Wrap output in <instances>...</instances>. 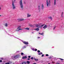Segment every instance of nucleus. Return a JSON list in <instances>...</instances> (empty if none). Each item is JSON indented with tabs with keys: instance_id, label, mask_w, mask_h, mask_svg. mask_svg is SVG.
I'll use <instances>...</instances> for the list:
<instances>
[{
	"instance_id": "nucleus-1",
	"label": "nucleus",
	"mask_w": 64,
	"mask_h": 64,
	"mask_svg": "<svg viewBox=\"0 0 64 64\" xmlns=\"http://www.w3.org/2000/svg\"><path fill=\"white\" fill-rule=\"evenodd\" d=\"M20 5L21 10H23V6L22 0H20Z\"/></svg>"
},
{
	"instance_id": "nucleus-2",
	"label": "nucleus",
	"mask_w": 64,
	"mask_h": 64,
	"mask_svg": "<svg viewBox=\"0 0 64 64\" xmlns=\"http://www.w3.org/2000/svg\"><path fill=\"white\" fill-rule=\"evenodd\" d=\"M46 3L47 7L50 6L51 5V1L50 0H46Z\"/></svg>"
},
{
	"instance_id": "nucleus-3",
	"label": "nucleus",
	"mask_w": 64,
	"mask_h": 64,
	"mask_svg": "<svg viewBox=\"0 0 64 64\" xmlns=\"http://www.w3.org/2000/svg\"><path fill=\"white\" fill-rule=\"evenodd\" d=\"M20 56V55H17L14 56H12V58L13 60H15L16 59H17V58H19Z\"/></svg>"
},
{
	"instance_id": "nucleus-4",
	"label": "nucleus",
	"mask_w": 64,
	"mask_h": 64,
	"mask_svg": "<svg viewBox=\"0 0 64 64\" xmlns=\"http://www.w3.org/2000/svg\"><path fill=\"white\" fill-rule=\"evenodd\" d=\"M12 8L13 10H15L16 8V6L14 4H12Z\"/></svg>"
},
{
	"instance_id": "nucleus-5",
	"label": "nucleus",
	"mask_w": 64,
	"mask_h": 64,
	"mask_svg": "<svg viewBox=\"0 0 64 64\" xmlns=\"http://www.w3.org/2000/svg\"><path fill=\"white\" fill-rule=\"evenodd\" d=\"M41 8L42 10L44 8V4H42Z\"/></svg>"
},
{
	"instance_id": "nucleus-6",
	"label": "nucleus",
	"mask_w": 64,
	"mask_h": 64,
	"mask_svg": "<svg viewBox=\"0 0 64 64\" xmlns=\"http://www.w3.org/2000/svg\"><path fill=\"white\" fill-rule=\"evenodd\" d=\"M12 4H14V3H15L16 0H12Z\"/></svg>"
},
{
	"instance_id": "nucleus-7",
	"label": "nucleus",
	"mask_w": 64,
	"mask_h": 64,
	"mask_svg": "<svg viewBox=\"0 0 64 64\" xmlns=\"http://www.w3.org/2000/svg\"><path fill=\"white\" fill-rule=\"evenodd\" d=\"M23 43L24 44H25L26 45H27L28 44V42H23Z\"/></svg>"
},
{
	"instance_id": "nucleus-8",
	"label": "nucleus",
	"mask_w": 64,
	"mask_h": 64,
	"mask_svg": "<svg viewBox=\"0 0 64 64\" xmlns=\"http://www.w3.org/2000/svg\"><path fill=\"white\" fill-rule=\"evenodd\" d=\"M40 24H35L36 27H38L40 26Z\"/></svg>"
},
{
	"instance_id": "nucleus-9",
	"label": "nucleus",
	"mask_w": 64,
	"mask_h": 64,
	"mask_svg": "<svg viewBox=\"0 0 64 64\" xmlns=\"http://www.w3.org/2000/svg\"><path fill=\"white\" fill-rule=\"evenodd\" d=\"M34 30H36L37 31H38L39 30V29L38 28H37L35 29H34Z\"/></svg>"
},
{
	"instance_id": "nucleus-10",
	"label": "nucleus",
	"mask_w": 64,
	"mask_h": 64,
	"mask_svg": "<svg viewBox=\"0 0 64 64\" xmlns=\"http://www.w3.org/2000/svg\"><path fill=\"white\" fill-rule=\"evenodd\" d=\"M47 25H46L43 27V28H44L45 29L46 28H47Z\"/></svg>"
},
{
	"instance_id": "nucleus-11",
	"label": "nucleus",
	"mask_w": 64,
	"mask_h": 64,
	"mask_svg": "<svg viewBox=\"0 0 64 64\" xmlns=\"http://www.w3.org/2000/svg\"><path fill=\"white\" fill-rule=\"evenodd\" d=\"M30 16H31V15L30 14H27V17H30Z\"/></svg>"
},
{
	"instance_id": "nucleus-12",
	"label": "nucleus",
	"mask_w": 64,
	"mask_h": 64,
	"mask_svg": "<svg viewBox=\"0 0 64 64\" xmlns=\"http://www.w3.org/2000/svg\"><path fill=\"white\" fill-rule=\"evenodd\" d=\"M56 0H54V5H56Z\"/></svg>"
},
{
	"instance_id": "nucleus-13",
	"label": "nucleus",
	"mask_w": 64,
	"mask_h": 64,
	"mask_svg": "<svg viewBox=\"0 0 64 64\" xmlns=\"http://www.w3.org/2000/svg\"><path fill=\"white\" fill-rule=\"evenodd\" d=\"M38 8L39 10H40V9H41V6H38Z\"/></svg>"
},
{
	"instance_id": "nucleus-14",
	"label": "nucleus",
	"mask_w": 64,
	"mask_h": 64,
	"mask_svg": "<svg viewBox=\"0 0 64 64\" xmlns=\"http://www.w3.org/2000/svg\"><path fill=\"white\" fill-rule=\"evenodd\" d=\"M24 29H25V30H29L30 29V28H24Z\"/></svg>"
},
{
	"instance_id": "nucleus-15",
	"label": "nucleus",
	"mask_w": 64,
	"mask_h": 64,
	"mask_svg": "<svg viewBox=\"0 0 64 64\" xmlns=\"http://www.w3.org/2000/svg\"><path fill=\"white\" fill-rule=\"evenodd\" d=\"M26 58H27V57L26 56H24L22 58L23 59H26Z\"/></svg>"
},
{
	"instance_id": "nucleus-16",
	"label": "nucleus",
	"mask_w": 64,
	"mask_h": 64,
	"mask_svg": "<svg viewBox=\"0 0 64 64\" xmlns=\"http://www.w3.org/2000/svg\"><path fill=\"white\" fill-rule=\"evenodd\" d=\"M44 25H42V26H40L38 27L39 28H42V27L43 26H44Z\"/></svg>"
},
{
	"instance_id": "nucleus-17",
	"label": "nucleus",
	"mask_w": 64,
	"mask_h": 64,
	"mask_svg": "<svg viewBox=\"0 0 64 64\" xmlns=\"http://www.w3.org/2000/svg\"><path fill=\"white\" fill-rule=\"evenodd\" d=\"M21 26H18L17 28V29H19V28H21Z\"/></svg>"
},
{
	"instance_id": "nucleus-18",
	"label": "nucleus",
	"mask_w": 64,
	"mask_h": 64,
	"mask_svg": "<svg viewBox=\"0 0 64 64\" xmlns=\"http://www.w3.org/2000/svg\"><path fill=\"white\" fill-rule=\"evenodd\" d=\"M42 54V52H40V53L38 54L39 55H41Z\"/></svg>"
},
{
	"instance_id": "nucleus-19",
	"label": "nucleus",
	"mask_w": 64,
	"mask_h": 64,
	"mask_svg": "<svg viewBox=\"0 0 64 64\" xmlns=\"http://www.w3.org/2000/svg\"><path fill=\"white\" fill-rule=\"evenodd\" d=\"M17 20L18 21H20V18H18L17 19Z\"/></svg>"
},
{
	"instance_id": "nucleus-20",
	"label": "nucleus",
	"mask_w": 64,
	"mask_h": 64,
	"mask_svg": "<svg viewBox=\"0 0 64 64\" xmlns=\"http://www.w3.org/2000/svg\"><path fill=\"white\" fill-rule=\"evenodd\" d=\"M20 21H23V20H24V19L23 18L21 19L20 18Z\"/></svg>"
},
{
	"instance_id": "nucleus-21",
	"label": "nucleus",
	"mask_w": 64,
	"mask_h": 64,
	"mask_svg": "<svg viewBox=\"0 0 64 64\" xmlns=\"http://www.w3.org/2000/svg\"><path fill=\"white\" fill-rule=\"evenodd\" d=\"M34 59L35 61H38V59H36L35 58H34Z\"/></svg>"
},
{
	"instance_id": "nucleus-22",
	"label": "nucleus",
	"mask_w": 64,
	"mask_h": 64,
	"mask_svg": "<svg viewBox=\"0 0 64 64\" xmlns=\"http://www.w3.org/2000/svg\"><path fill=\"white\" fill-rule=\"evenodd\" d=\"M7 26H8V24H7L6 23L5 24V26L6 27H7Z\"/></svg>"
},
{
	"instance_id": "nucleus-23",
	"label": "nucleus",
	"mask_w": 64,
	"mask_h": 64,
	"mask_svg": "<svg viewBox=\"0 0 64 64\" xmlns=\"http://www.w3.org/2000/svg\"><path fill=\"white\" fill-rule=\"evenodd\" d=\"M11 63H12V62H10V61L8 62V64H11Z\"/></svg>"
},
{
	"instance_id": "nucleus-24",
	"label": "nucleus",
	"mask_w": 64,
	"mask_h": 64,
	"mask_svg": "<svg viewBox=\"0 0 64 64\" xmlns=\"http://www.w3.org/2000/svg\"><path fill=\"white\" fill-rule=\"evenodd\" d=\"M16 31H19V29H17L16 30Z\"/></svg>"
},
{
	"instance_id": "nucleus-25",
	"label": "nucleus",
	"mask_w": 64,
	"mask_h": 64,
	"mask_svg": "<svg viewBox=\"0 0 64 64\" xmlns=\"http://www.w3.org/2000/svg\"><path fill=\"white\" fill-rule=\"evenodd\" d=\"M26 62L28 64H29L30 63V62L29 61H27Z\"/></svg>"
},
{
	"instance_id": "nucleus-26",
	"label": "nucleus",
	"mask_w": 64,
	"mask_h": 64,
	"mask_svg": "<svg viewBox=\"0 0 64 64\" xmlns=\"http://www.w3.org/2000/svg\"><path fill=\"white\" fill-rule=\"evenodd\" d=\"M26 64V63L25 62H24L22 63V64Z\"/></svg>"
},
{
	"instance_id": "nucleus-27",
	"label": "nucleus",
	"mask_w": 64,
	"mask_h": 64,
	"mask_svg": "<svg viewBox=\"0 0 64 64\" xmlns=\"http://www.w3.org/2000/svg\"><path fill=\"white\" fill-rule=\"evenodd\" d=\"M23 30V29L19 28L18 29V30L19 31V30Z\"/></svg>"
},
{
	"instance_id": "nucleus-28",
	"label": "nucleus",
	"mask_w": 64,
	"mask_h": 64,
	"mask_svg": "<svg viewBox=\"0 0 64 64\" xmlns=\"http://www.w3.org/2000/svg\"><path fill=\"white\" fill-rule=\"evenodd\" d=\"M64 14V13L63 12H62L61 13V15H63V14Z\"/></svg>"
},
{
	"instance_id": "nucleus-29",
	"label": "nucleus",
	"mask_w": 64,
	"mask_h": 64,
	"mask_svg": "<svg viewBox=\"0 0 64 64\" xmlns=\"http://www.w3.org/2000/svg\"><path fill=\"white\" fill-rule=\"evenodd\" d=\"M50 19H51V20H52V17L51 16L50 17Z\"/></svg>"
},
{
	"instance_id": "nucleus-30",
	"label": "nucleus",
	"mask_w": 64,
	"mask_h": 64,
	"mask_svg": "<svg viewBox=\"0 0 64 64\" xmlns=\"http://www.w3.org/2000/svg\"><path fill=\"white\" fill-rule=\"evenodd\" d=\"M56 26H55L54 28V30L55 29V28H56Z\"/></svg>"
},
{
	"instance_id": "nucleus-31",
	"label": "nucleus",
	"mask_w": 64,
	"mask_h": 64,
	"mask_svg": "<svg viewBox=\"0 0 64 64\" xmlns=\"http://www.w3.org/2000/svg\"><path fill=\"white\" fill-rule=\"evenodd\" d=\"M44 34V33H42L40 35H43Z\"/></svg>"
},
{
	"instance_id": "nucleus-32",
	"label": "nucleus",
	"mask_w": 64,
	"mask_h": 64,
	"mask_svg": "<svg viewBox=\"0 0 64 64\" xmlns=\"http://www.w3.org/2000/svg\"><path fill=\"white\" fill-rule=\"evenodd\" d=\"M61 17L62 18H63L64 16L63 15H61Z\"/></svg>"
},
{
	"instance_id": "nucleus-33",
	"label": "nucleus",
	"mask_w": 64,
	"mask_h": 64,
	"mask_svg": "<svg viewBox=\"0 0 64 64\" xmlns=\"http://www.w3.org/2000/svg\"><path fill=\"white\" fill-rule=\"evenodd\" d=\"M26 47V46H24L23 47V48H25Z\"/></svg>"
},
{
	"instance_id": "nucleus-34",
	"label": "nucleus",
	"mask_w": 64,
	"mask_h": 64,
	"mask_svg": "<svg viewBox=\"0 0 64 64\" xmlns=\"http://www.w3.org/2000/svg\"><path fill=\"white\" fill-rule=\"evenodd\" d=\"M40 52V50H38V53Z\"/></svg>"
},
{
	"instance_id": "nucleus-35",
	"label": "nucleus",
	"mask_w": 64,
	"mask_h": 64,
	"mask_svg": "<svg viewBox=\"0 0 64 64\" xmlns=\"http://www.w3.org/2000/svg\"><path fill=\"white\" fill-rule=\"evenodd\" d=\"M21 55H23V53H21Z\"/></svg>"
},
{
	"instance_id": "nucleus-36",
	"label": "nucleus",
	"mask_w": 64,
	"mask_h": 64,
	"mask_svg": "<svg viewBox=\"0 0 64 64\" xmlns=\"http://www.w3.org/2000/svg\"><path fill=\"white\" fill-rule=\"evenodd\" d=\"M31 59H32V60H33V58L32 57V58H31Z\"/></svg>"
},
{
	"instance_id": "nucleus-37",
	"label": "nucleus",
	"mask_w": 64,
	"mask_h": 64,
	"mask_svg": "<svg viewBox=\"0 0 64 64\" xmlns=\"http://www.w3.org/2000/svg\"><path fill=\"white\" fill-rule=\"evenodd\" d=\"M60 59L61 60H63L62 58H60Z\"/></svg>"
},
{
	"instance_id": "nucleus-38",
	"label": "nucleus",
	"mask_w": 64,
	"mask_h": 64,
	"mask_svg": "<svg viewBox=\"0 0 64 64\" xmlns=\"http://www.w3.org/2000/svg\"><path fill=\"white\" fill-rule=\"evenodd\" d=\"M48 56V54H46V56Z\"/></svg>"
},
{
	"instance_id": "nucleus-39",
	"label": "nucleus",
	"mask_w": 64,
	"mask_h": 64,
	"mask_svg": "<svg viewBox=\"0 0 64 64\" xmlns=\"http://www.w3.org/2000/svg\"><path fill=\"white\" fill-rule=\"evenodd\" d=\"M49 59H51L52 58V57H50L49 58Z\"/></svg>"
},
{
	"instance_id": "nucleus-40",
	"label": "nucleus",
	"mask_w": 64,
	"mask_h": 64,
	"mask_svg": "<svg viewBox=\"0 0 64 64\" xmlns=\"http://www.w3.org/2000/svg\"><path fill=\"white\" fill-rule=\"evenodd\" d=\"M1 60H3L4 59L3 58H0Z\"/></svg>"
},
{
	"instance_id": "nucleus-41",
	"label": "nucleus",
	"mask_w": 64,
	"mask_h": 64,
	"mask_svg": "<svg viewBox=\"0 0 64 64\" xmlns=\"http://www.w3.org/2000/svg\"><path fill=\"white\" fill-rule=\"evenodd\" d=\"M2 62V61L1 60H0V62Z\"/></svg>"
},
{
	"instance_id": "nucleus-42",
	"label": "nucleus",
	"mask_w": 64,
	"mask_h": 64,
	"mask_svg": "<svg viewBox=\"0 0 64 64\" xmlns=\"http://www.w3.org/2000/svg\"><path fill=\"white\" fill-rule=\"evenodd\" d=\"M31 57V56H28V58H30Z\"/></svg>"
},
{
	"instance_id": "nucleus-43",
	"label": "nucleus",
	"mask_w": 64,
	"mask_h": 64,
	"mask_svg": "<svg viewBox=\"0 0 64 64\" xmlns=\"http://www.w3.org/2000/svg\"><path fill=\"white\" fill-rule=\"evenodd\" d=\"M5 64H8V62H7L6 63H5Z\"/></svg>"
},
{
	"instance_id": "nucleus-44",
	"label": "nucleus",
	"mask_w": 64,
	"mask_h": 64,
	"mask_svg": "<svg viewBox=\"0 0 64 64\" xmlns=\"http://www.w3.org/2000/svg\"><path fill=\"white\" fill-rule=\"evenodd\" d=\"M37 49H35V51H37Z\"/></svg>"
},
{
	"instance_id": "nucleus-45",
	"label": "nucleus",
	"mask_w": 64,
	"mask_h": 64,
	"mask_svg": "<svg viewBox=\"0 0 64 64\" xmlns=\"http://www.w3.org/2000/svg\"><path fill=\"white\" fill-rule=\"evenodd\" d=\"M44 54H42V57H43V56H44Z\"/></svg>"
},
{
	"instance_id": "nucleus-46",
	"label": "nucleus",
	"mask_w": 64,
	"mask_h": 64,
	"mask_svg": "<svg viewBox=\"0 0 64 64\" xmlns=\"http://www.w3.org/2000/svg\"><path fill=\"white\" fill-rule=\"evenodd\" d=\"M28 60H30V58H28Z\"/></svg>"
},
{
	"instance_id": "nucleus-47",
	"label": "nucleus",
	"mask_w": 64,
	"mask_h": 64,
	"mask_svg": "<svg viewBox=\"0 0 64 64\" xmlns=\"http://www.w3.org/2000/svg\"><path fill=\"white\" fill-rule=\"evenodd\" d=\"M24 4H26V2H24Z\"/></svg>"
},
{
	"instance_id": "nucleus-48",
	"label": "nucleus",
	"mask_w": 64,
	"mask_h": 64,
	"mask_svg": "<svg viewBox=\"0 0 64 64\" xmlns=\"http://www.w3.org/2000/svg\"><path fill=\"white\" fill-rule=\"evenodd\" d=\"M1 9V7H0V10Z\"/></svg>"
},
{
	"instance_id": "nucleus-49",
	"label": "nucleus",
	"mask_w": 64,
	"mask_h": 64,
	"mask_svg": "<svg viewBox=\"0 0 64 64\" xmlns=\"http://www.w3.org/2000/svg\"><path fill=\"white\" fill-rule=\"evenodd\" d=\"M39 34H40V35H41V34L39 32Z\"/></svg>"
},
{
	"instance_id": "nucleus-50",
	"label": "nucleus",
	"mask_w": 64,
	"mask_h": 64,
	"mask_svg": "<svg viewBox=\"0 0 64 64\" xmlns=\"http://www.w3.org/2000/svg\"><path fill=\"white\" fill-rule=\"evenodd\" d=\"M34 50V48H33L32 49V50Z\"/></svg>"
},
{
	"instance_id": "nucleus-51",
	"label": "nucleus",
	"mask_w": 64,
	"mask_h": 64,
	"mask_svg": "<svg viewBox=\"0 0 64 64\" xmlns=\"http://www.w3.org/2000/svg\"><path fill=\"white\" fill-rule=\"evenodd\" d=\"M40 38V37H38V38Z\"/></svg>"
},
{
	"instance_id": "nucleus-52",
	"label": "nucleus",
	"mask_w": 64,
	"mask_h": 64,
	"mask_svg": "<svg viewBox=\"0 0 64 64\" xmlns=\"http://www.w3.org/2000/svg\"><path fill=\"white\" fill-rule=\"evenodd\" d=\"M32 33L33 34H34V32H32Z\"/></svg>"
},
{
	"instance_id": "nucleus-53",
	"label": "nucleus",
	"mask_w": 64,
	"mask_h": 64,
	"mask_svg": "<svg viewBox=\"0 0 64 64\" xmlns=\"http://www.w3.org/2000/svg\"><path fill=\"white\" fill-rule=\"evenodd\" d=\"M2 64H4V63H2Z\"/></svg>"
},
{
	"instance_id": "nucleus-54",
	"label": "nucleus",
	"mask_w": 64,
	"mask_h": 64,
	"mask_svg": "<svg viewBox=\"0 0 64 64\" xmlns=\"http://www.w3.org/2000/svg\"><path fill=\"white\" fill-rule=\"evenodd\" d=\"M0 16H1V15H0Z\"/></svg>"
},
{
	"instance_id": "nucleus-55",
	"label": "nucleus",
	"mask_w": 64,
	"mask_h": 64,
	"mask_svg": "<svg viewBox=\"0 0 64 64\" xmlns=\"http://www.w3.org/2000/svg\"><path fill=\"white\" fill-rule=\"evenodd\" d=\"M50 64L49 63V64Z\"/></svg>"
},
{
	"instance_id": "nucleus-56",
	"label": "nucleus",
	"mask_w": 64,
	"mask_h": 64,
	"mask_svg": "<svg viewBox=\"0 0 64 64\" xmlns=\"http://www.w3.org/2000/svg\"><path fill=\"white\" fill-rule=\"evenodd\" d=\"M52 62L53 63V62Z\"/></svg>"
}]
</instances>
